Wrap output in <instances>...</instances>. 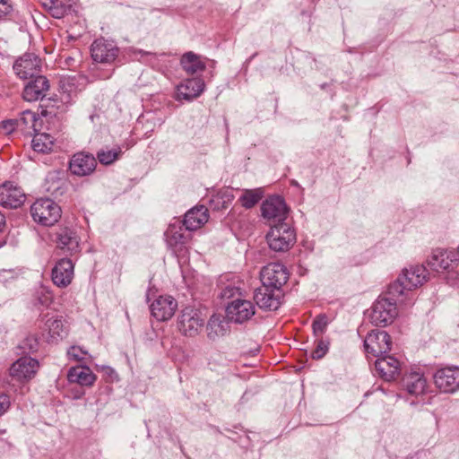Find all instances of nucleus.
Instances as JSON below:
<instances>
[{
    "label": "nucleus",
    "mask_w": 459,
    "mask_h": 459,
    "mask_svg": "<svg viewBox=\"0 0 459 459\" xmlns=\"http://www.w3.org/2000/svg\"><path fill=\"white\" fill-rule=\"evenodd\" d=\"M427 281V270L422 265L404 269L397 280L388 288V294L394 297H403L408 302L413 299V289L422 285Z\"/></svg>",
    "instance_id": "obj_1"
},
{
    "label": "nucleus",
    "mask_w": 459,
    "mask_h": 459,
    "mask_svg": "<svg viewBox=\"0 0 459 459\" xmlns=\"http://www.w3.org/2000/svg\"><path fill=\"white\" fill-rule=\"evenodd\" d=\"M397 303L405 306L411 304L403 297H394L388 292L379 296L371 307V323L381 327L392 324L398 316Z\"/></svg>",
    "instance_id": "obj_2"
},
{
    "label": "nucleus",
    "mask_w": 459,
    "mask_h": 459,
    "mask_svg": "<svg viewBox=\"0 0 459 459\" xmlns=\"http://www.w3.org/2000/svg\"><path fill=\"white\" fill-rule=\"evenodd\" d=\"M39 368L37 359L30 357H22L17 359L10 368L9 377L6 381L7 388L16 392L21 385L32 379Z\"/></svg>",
    "instance_id": "obj_3"
},
{
    "label": "nucleus",
    "mask_w": 459,
    "mask_h": 459,
    "mask_svg": "<svg viewBox=\"0 0 459 459\" xmlns=\"http://www.w3.org/2000/svg\"><path fill=\"white\" fill-rule=\"evenodd\" d=\"M269 247L275 252H286L296 242L294 230L287 223L274 224L271 226L266 235Z\"/></svg>",
    "instance_id": "obj_4"
},
{
    "label": "nucleus",
    "mask_w": 459,
    "mask_h": 459,
    "mask_svg": "<svg viewBox=\"0 0 459 459\" xmlns=\"http://www.w3.org/2000/svg\"><path fill=\"white\" fill-rule=\"evenodd\" d=\"M30 214L36 222L48 227L54 225L60 219L61 209L53 200L41 198L31 205Z\"/></svg>",
    "instance_id": "obj_5"
},
{
    "label": "nucleus",
    "mask_w": 459,
    "mask_h": 459,
    "mask_svg": "<svg viewBox=\"0 0 459 459\" xmlns=\"http://www.w3.org/2000/svg\"><path fill=\"white\" fill-rule=\"evenodd\" d=\"M261 212L271 226L285 223L289 214V208L283 198L278 195L270 196L261 205Z\"/></svg>",
    "instance_id": "obj_6"
},
{
    "label": "nucleus",
    "mask_w": 459,
    "mask_h": 459,
    "mask_svg": "<svg viewBox=\"0 0 459 459\" xmlns=\"http://www.w3.org/2000/svg\"><path fill=\"white\" fill-rule=\"evenodd\" d=\"M391 337L383 330H373L364 340L367 356L379 358L391 350Z\"/></svg>",
    "instance_id": "obj_7"
},
{
    "label": "nucleus",
    "mask_w": 459,
    "mask_h": 459,
    "mask_svg": "<svg viewBox=\"0 0 459 459\" xmlns=\"http://www.w3.org/2000/svg\"><path fill=\"white\" fill-rule=\"evenodd\" d=\"M204 323V318L198 309L186 307L180 313L178 328L185 335L195 336L199 333Z\"/></svg>",
    "instance_id": "obj_8"
},
{
    "label": "nucleus",
    "mask_w": 459,
    "mask_h": 459,
    "mask_svg": "<svg viewBox=\"0 0 459 459\" xmlns=\"http://www.w3.org/2000/svg\"><path fill=\"white\" fill-rule=\"evenodd\" d=\"M255 313L252 301L237 298L228 304L226 316L229 321L242 324L248 321Z\"/></svg>",
    "instance_id": "obj_9"
},
{
    "label": "nucleus",
    "mask_w": 459,
    "mask_h": 459,
    "mask_svg": "<svg viewBox=\"0 0 459 459\" xmlns=\"http://www.w3.org/2000/svg\"><path fill=\"white\" fill-rule=\"evenodd\" d=\"M262 286L277 289L279 290L288 280L286 268L279 263H271L264 266L260 272Z\"/></svg>",
    "instance_id": "obj_10"
},
{
    "label": "nucleus",
    "mask_w": 459,
    "mask_h": 459,
    "mask_svg": "<svg viewBox=\"0 0 459 459\" xmlns=\"http://www.w3.org/2000/svg\"><path fill=\"white\" fill-rule=\"evenodd\" d=\"M92 59L97 63L112 64L119 54V48L113 41L98 39L91 47Z\"/></svg>",
    "instance_id": "obj_11"
},
{
    "label": "nucleus",
    "mask_w": 459,
    "mask_h": 459,
    "mask_svg": "<svg viewBox=\"0 0 459 459\" xmlns=\"http://www.w3.org/2000/svg\"><path fill=\"white\" fill-rule=\"evenodd\" d=\"M41 60L32 53H26L13 64L15 74L22 80L33 78L40 71Z\"/></svg>",
    "instance_id": "obj_12"
},
{
    "label": "nucleus",
    "mask_w": 459,
    "mask_h": 459,
    "mask_svg": "<svg viewBox=\"0 0 459 459\" xmlns=\"http://www.w3.org/2000/svg\"><path fill=\"white\" fill-rule=\"evenodd\" d=\"M436 386L442 392L454 393L459 389V368H446L434 375Z\"/></svg>",
    "instance_id": "obj_13"
},
{
    "label": "nucleus",
    "mask_w": 459,
    "mask_h": 459,
    "mask_svg": "<svg viewBox=\"0 0 459 459\" xmlns=\"http://www.w3.org/2000/svg\"><path fill=\"white\" fill-rule=\"evenodd\" d=\"M97 166L96 158L90 153L78 152L73 155L69 162V170L78 177L91 174Z\"/></svg>",
    "instance_id": "obj_14"
},
{
    "label": "nucleus",
    "mask_w": 459,
    "mask_h": 459,
    "mask_svg": "<svg viewBox=\"0 0 459 459\" xmlns=\"http://www.w3.org/2000/svg\"><path fill=\"white\" fill-rule=\"evenodd\" d=\"M25 201V194L21 187L11 182L0 186V205L5 208H18Z\"/></svg>",
    "instance_id": "obj_15"
},
{
    "label": "nucleus",
    "mask_w": 459,
    "mask_h": 459,
    "mask_svg": "<svg viewBox=\"0 0 459 459\" xmlns=\"http://www.w3.org/2000/svg\"><path fill=\"white\" fill-rule=\"evenodd\" d=\"M178 307L177 300L171 296H160L151 305L152 315L159 321H166L173 316Z\"/></svg>",
    "instance_id": "obj_16"
},
{
    "label": "nucleus",
    "mask_w": 459,
    "mask_h": 459,
    "mask_svg": "<svg viewBox=\"0 0 459 459\" xmlns=\"http://www.w3.org/2000/svg\"><path fill=\"white\" fill-rule=\"evenodd\" d=\"M459 258L455 252L446 250L437 249L433 252L429 264L431 269L437 273L449 272L454 269L455 265H457Z\"/></svg>",
    "instance_id": "obj_17"
},
{
    "label": "nucleus",
    "mask_w": 459,
    "mask_h": 459,
    "mask_svg": "<svg viewBox=\"0 0 459 459\" xmlns=\"http://www.w3.org/2000/svg\"><path fill=\"white\" fill-rule=\"evenodd\" d=\"M375 368L386 381L395 380L401 375V362L394 356L379 357L375 362Z\"/></svg>",
    "instance_id": "obj_18"
},
{
    "label": "nucleus",
    "mask_w": 459,
    "mask_h": 459,
    "mask_svg": "<svg viewBox=\"0 0 459 459\" xmlns=\"http://www.w3.org/2000/svg\"><path fill=\"white\" fill-rule=\"evenodd\" d=\"M48 90V80L45 76H36L24 87L22 98L28 102L37 101L43 99Z\"/></svg>",
    "instance_id": "obj_19"
},
{
    "label": "nucleus",
    "mask_w": 459,
    "mask_h": 459,
    "mask_svg": "<svg viewBox=\"0 0 459 459\" xmlns=\"http://www.w3.org/2000/svg\"><path fill=\"white\" fill-rule=\"evenodd\" d=\"M277 289L261 286L257 288L254 294V299L256 305L262 309L276 310L281 302L279 295L275 293Z\"/></svg>",
    "instance_id": "obj_20"
},
{
    "label": "nucleus",
    "mask_w": 459,
    "mask_h": 459,
    "mask_svg": "<svg viewBox=\"0 0 459 459\" xmlns=\"http://www.w3.org/2000/svg\"><path fill=\"white\" fill-rule=\"evenodd\" d=\"M74 276V264L69 259H61L52 270V281L60 288L68 286Z\"/></svg>",
    "instance_id": "obj_21"
},
{
    "label": "nucleus",
    "mask_w": 459,
    "mask_h": 459,
    "mask_svg": "<svg viewBox=\"0 0 459 459\" xmlns=\"http://www.w3.org/2000/svg\"><path fill=\"white\" fill-rule=\"evenodd\" d=\"M208 209L204 206H196L185 214L183 224L187 230H196L208 221Z\"/></svg>",
    "instance_id": "obj_22"
},
{
    "label": "nucleus",
    "mask_w": 459,
    "mask_h": 459,
    "mask_svg": "<svg viewBox=\"0 0 459 459\" xmlns=\"http://www.w3.org/2000/svg\"><path fill=\"white\" fill-rule=\"evenodd\" d=\"M204 82L201 78L195 77L185 80L178 86V97L186 100L197 98L204 91Z\"/></svg>",
    "instance_id": "obj_23"
},
{
    "label": "nucleus",
    "mask_w": 459,
    "mask_h": 459,
    "mask_svg": "<svg viewBox=\"0 0 459 459\" xmlns=\"http://www.w3.org/2000/svg\"><path fill=\"white\" fill-rule=\"evenodd\" d=\"M56 246L65 255H72L79 250V239L72 230L64 228L56 233Z\"/></svg>",
    "instance_id": "obj_24"
},
{
    "label": "nucleus",
    "mask_w": 459,
    "mask_h": 459,
    "mask_svg": "<svg viewBox=\"0 0 459 459\" xmlns=\"http://www.w3.org/2000/svg\"><path fill=\"white\" fill-rule=\"evenodd\" d=\"M403 385L409 394L420 395L424 394L427 388V380L423 374L411 371L403 378Z\"/></svg>",
    "instance_id": "obj_25"
},
{
    "label": "nucleus",
    "mask_w": 459,
    "mask_h": 459,
    "mask_svg": "<svg viewBox=\"0 0 459 459\" xmlns=\"http://www.w3.org/2000/svg\"><path fill=\"white\" fill-rule=\"evenodd\" d=\"M68 380L71 383H76L81 385H91L96 380V376L89 367L77 366L70 368Z\"/></svg>",
    "instance_id": "obj_26"
},
{
    "label": "nucleus",
    "mask_w": 459,
    "mask_h": 459,
    "mask_svg": "<svg viewBox=\"0 0 459 459\" xmlns=\"http://www.w3.org/2000/svg\"><path fill=\"white\" fill-rule=\"evenodd\" d=\"M180 221L170 223L165 232L167 243L170 247H177L187 241V237L184 235Z\"/></svg>",
    "instance_id": "obj_27"
},
{
    "label": "nucleus",
    "mask_w": 459,
    "mask_h": 459,
    "mask_svg": "<svg viewBox=\"0 0 459 459\" xmlns=\"http://www.w3.org/2000/svg\"><path fill=\"white\" fill-rule=\"evenodd\" d=\"M181 65L188 74H195L205 69V65L200 56L192 52L186 53L182 56Z\"/></svg>",
    "instance_id": "obj_28"
},
{
    "label": "nucleus",
    "mask_w": 459,
    "mask_h": 459,
    "mask_svg": "<svg viewBox=\"0 0 459 459\" xmlns=\"http://www.w3.org/2000/svg\"><path fill=\"white\" fill-rule=\"evenodd\" d=\"M32 149L39 153H48L53 150L54 138L47 133L35 134L31 142Z\"/></svg>",
    "instance_id": "obj_29"
},
{
    "label": "nucleus",
    "mask_w": 459,
    "mask_h": 459,
    "mask_svg": "<svg viewBox=\"0 0 459 459\" xmlns=\"http://www.w3.org/2000/svg\"><path fill=\"white\" fill-rule=\"evenodd\" d=\"M227 325L228 323L221 316H212L207 325L208 337L215 339L224 335L227 332Z\"/></svg>",
    "instance_id": "obj_30"
},
{
    "label": "nucleus",
    "mask_w": 459,
    "mask_h": 459,
    "mask_svg": "<svg viewBox=\"0 0 459 459\" xmlns=\"http://www.w3.org/2000/svg\"><path fill=\"white\" fill-rule=\"evenodd\" d=\"M45 328L52 339L62 338L65 333L64 323L61 316H52L47 319Z\"/></svg>",
    "instance_id": "obj_31"
},
{
    "label": "nucleus",
    "mask_w": 459,
    "mask_h": 459,
    "mask_svg": "<svg viewBox=\"0 0 459 459\" xmlns=\"http://www.w3.org/2000/svg\"><path fill=\"white\" fill-rule=\"evenodd\" d=\"M97 159L102 165H111L122 155V150L119 146L112 149L102 148L97 152Z\"/></svg>",
    "instance_id": "obj_32"
},
{
    "label": "nucleus",
    "mask_w": 459,
    "mask_h": 459,
    "mask_svg": "<svg viewBox=\"0 0 459 459\" xmlns=\"http://www.w3.org/2000/svg\"><path fill=\"white\" fill-rule=\"evenodd\" d=\"M17 122L18 130L22 133H29L27 130L34 128L36 122V116L30 110L23 111Z\"/></svg>",
    "instance_id": "obj_33"
},
{
    "label": "nucleus",
    "mask_w": 459,
    "mask_h": 459,
    "mask_svg": "<svg viewBox=\"0 0 459 459\" xmlns=\"http://www.w3.org/2000/svg\"><path fill=\"white\" fill-rule=\"evenodd\" d=\"M261 198L262 193L259 189L245 190L239 198V202L243 207L249 209L254 207Z\"/></svg>",
    "instance_id": "obj_34"
},
{
    "label": "nucleus",
    "mask_w": 459,
    "mask_h": 459,
    "mask_svg": "<svg viewBox=\"0 0 459 459\" xmlns=\"http://www.w3.org/2000/svg\"><path fill=\"white\" fill-rule=\"evenodd\" d=\"M328 325L327 316L325 314L317 316L312 324L313 333L316 337H320L325 333Z\"/></svg>",
    "instance_id": "obj_35"
},
{
    "label": "nucleus",
    "mask_w": 459,
    "mask_h": 459,
    "mask_svg": "<svg viewBox=\"0 0 459 459\" xmlns=\"http://www.w3.org/2000/svg\"><path fill=\"white\" fill-rule=\"evenodd\" d=\"M37 299L41 305L48 307L53 301V294L49 289L40 287L37 292Z\"/></svg>",
    "instance_id": "obj_36"
},
{
    "label": "nucleus",
    "mask_w": 459,
    "mask_h": 459,
    "mask_svg": "<svg viewBox=\"0 0 459 459\" xmlns=\"http://www.w3.org/2000/svg\"><path fill=\"white\" fill-rule=\"evenodd\" d=\"M328 346H329L328 342H326L323 339L317 340L316 347L311 353L312 358L316 359H322L328 351Z\"/></svg>",
    "instance_id": "obj_37"
},
{
    "label": "nucleus",
    "mask_w": 459,
    "mask_h": 459,
    "mask_svg": "<svg viewBox=\"0 0 459 459\" xmlns=\"http://www.w3.org/2000/svg\"><path fill=\"white\" fill-rule=\"evenodd\" d=\"M87 352L85 351H83L81 347L79 346H72L68 351H67V355L70 359H73L76 361H80L82 359H83V357L84 355H86Z\"/></svg>",
    "instance_id": "obj_38"
},
{
    "label": "nucleus",
    "mask_w": 459,
    "mask_h": 459,
    "mask_svg": "<svg viewBox=\"0 0 459 459\" xmlns=\"http://www.w3.org/2000/svg\"><path fill=\"white\" fill-rule=\"evenodd\" d=\"M0 127L7 134L18 130L17 122L15 119L4 120L0 124Z\"/></svg>",
    "instance_id": "obj_39"
},
{
    "label": "nucleus",
    "mask_w": 459,
    "mask_h": 459,
    "mask_svg": "<svg viewBox=\"0 0 459 459\" xmlns=\"http://www.w3.org/2000/svg\"><path fill=\"white\" fill-rule=\"evenodd\" d=\"M239 289L231 285L226 286L221 293V296L224 299H229L236 297L237 295H239Z\"/></svg>",
    "instance_id": "obj_40"
},
{
    "label": "nucleus",
    "mask_w": 459,
    "mask_h": 459,
    "mask_svg": "<svg viewBox=\"0 0 459 459\" xmlns=\"http://www.w3.org/2000/svg\"><path fill=\"white\" fill-rule=\"evenodd\" d=\"M51 5H49V9L53 11V15L55 17H61L64 14V6L59 0H49Z\"/></svg>",
    "instance_id": "obj_41"
},
{
    "label": "nucleus",
    "mask_w": 459,
    "mask_h": 459,
    "mask_svg": "<svg viewBox=\"0 0 459 459\" xmlns=\"http://www.w3.org/2000/svg\"><path fill=\"white\" fill-rule=\"evenodd\" d=\"M10 405V397L6 394L0 393V417L9 410Z\"/></svg>",
    "instance_id": "obj_42"
},
{
    "label": "nucleus",
    "mask_w": 459,
    "mask_h": 459,
    "mask_svg": "<svg viewBox=\"0 0 459 459\" xmlns=\"http://www.w3.org/2000/svg\"><path fill=\"white\" fill-rule=\"evenodd\" d=\"M13 11V6L9 0H0V19L8 15Z\"/></svg>",
    "instance_id": "obj_43"
},
{
    "label": "nucleus",
    "mask_w": 459,
    "mask_h": 459,
    "mask_svg": "<svg viewBox=\"0 0 459 459\" xmlns=\"http://www.w3.org/2000/svg\"><path fill=\"white\" fill-rule=\"evenodd\" d=\"M5 225V218L4 215L0 212V231L3 230V228Z\"/></svg>",
    "instance_id": "obj_44"
},
{
    "label": "nucleus",
    "mask_w": 459,
    "mask_h": 459,
    "mask_svg": "<svg viewBox=\"0 0 459 459\" xmlns=\"http://www.w3.org/2000/svg\"><path fill=\"white\" fill-rule=\"evenodd\" d=\"M33 343L30 344V351H33L37 350L38 342L36 339L30 340Z\"/></svg>",
    "instance_id": "obj_45"
},
{
    "label": "nucleus",
    "mask_w": 459,
    "mask_h": 459,
    "mask_svg": "<svg viewBox=\"0 0 459 459\" xmlns=\"http://www.w3.org/2000/svg\"><path fill=\"white\" fill-rule=\"evenodd\" d=\"M44 5L49 8V5H51L49 0H47V2L44 3Z\"/></svg>",
    "instance_id": "obj_46"
},
{
    "label": "nucleus",
    "mask_w": 459,
    "mask_h": 459,
    "mask_svg": "<svg viewBox=\"0 0 459 459\" xmlns=\"http://www.w3.org/2000/svg\"><path fill=\"white\" fill-rule=\"evenodd\" d=\"M455 253H456L457 255H459V246H458Z\"/></svg>",
    "instance_id": "obj_47"
}]
</instances>
